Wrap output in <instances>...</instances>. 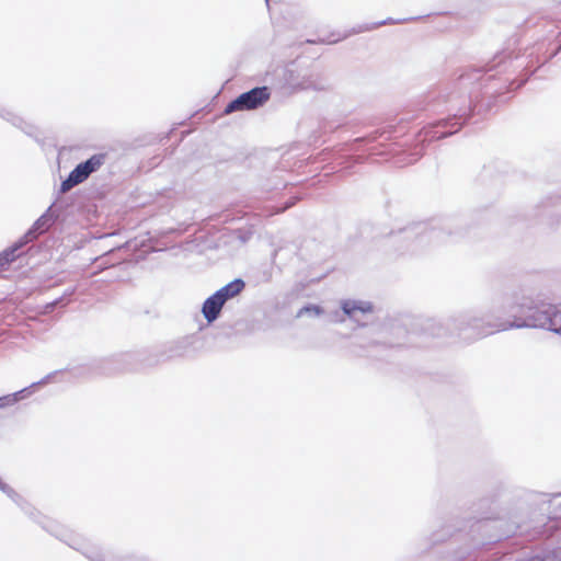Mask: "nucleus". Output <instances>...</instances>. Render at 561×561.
<instances>
[{"label":"nucleus","instance_id":"nucleus-1","mask_svg":"<svg viewBox=\"0 0 561 561\" xmlns=\"http://www.w3.org/2000/svg\"><path fill=\"white\" fill-rule=\"evenodd\" d=\"M271 98L267 87H256L248 92L241 93L231 101L225 108V114L256 110L264 105Z\"/></svg>","mask_w":561,"mask_h":561},{"label":"nucleus","instance_id":"nucleus-2","mask_svg":"<svg viewBox=\"0 0 561 561\" xmlns=\"http://www.w3.org/2000/svg\"><path fill=\"white\" fill-rule=\"evenodd\" d=\"M105 159V153H96L87 161L79 163L61 183V191L67 192L73 186L85 181L91 173L98 171L104 164Z\"/></svg>","mask_w":561,"mask_h":561},{"label":"nucleus","instance_id":"nucleus-3","mask_svg":"<svg viewBox=\"0 0 561 561\" xmlns=\"http://www.w3.org/2000/svg\"><path fill=\"white\" fill-rule=\"evenodd\" d=\"M225 302L226 301L217 293L205 300L202 311L208 322L217 319Z\"/></svg>","mask_w":561,"mask_h":561},{"label":"nucleus","instance_id":"nucleus-4","mask_svg":"<svg viewBox=\"0 0 561 561\" xmlns=\"http://www.w3.org/2000/svg\"><path fill=\"white\" fill-rule=\"evenodd\" d=\"M342 309L344 313L347 314L350 318H355L358 313H371L374 310V306L367 301L345 300L342 304Z\"/></svg>","mask_w":561,"mask_h":561},{"label":"nucleus","instance_id":"nucleus-5","mask_svg":"<svg viewBox=\"0 0 561 561\" xmlns=\"http://www.w3.org/2000/svg\"><path fill=\"white\" fill-rule=\"evenodd\" d=\"M245 287V284L242 279L237 278L227 284L226 286L221 287L216 293L220 295V297L227 301L231 298H234L238 296Z\"/></svg>","mask_w":561,"mask_h":561},{"label":"nucleus","instance_id":"nucleus-6","mask_svg":"<svg viewBox=\"0 0 561 561\" xmlns=\"http://www.w3.org/2000/svg\"><path fill=\"white\" fill-rule=\"evenodd\" d=\"M313 313L316 316H319L322 313V309L319 306H308L304 307L299 310L298 316H302L304 313Z\"/></svg>","mask_w":561,"mask_h":561},{"label":"nucleus","instance_id":"nucleus-7","mask_svg":"<svg viewBox=\"0 0 561 561\" xmlns=\"http://www.w3.org/2000/svg\"><path fill=\"white\" fill-rule=\"evenodd\" d=\"M15 401H16L15 396H7V397H3V398H0V407L7 405V404H11V403H13Z\"/></svg>","mask_w":561,"mask_h":561}]
</instances>
